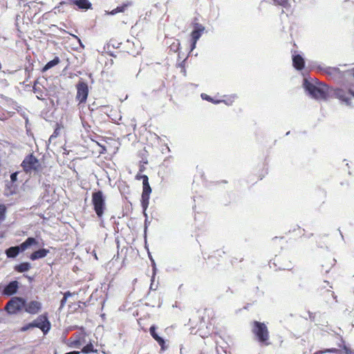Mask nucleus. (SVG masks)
<instances>
[{
	"instance_id": "f257e3e1",
	"label": "nucleus",
	"mask_w": 354,
	"mask_h": 354,
	"mask_svg": "<svg viewBox=\"0 0 354 354\" xmlns=\"http://www.w3.org/2000/svg\"><path fill=\"white\" fill-rule=\"evenodd\" d=\"M303 85L308 94L317 100H326L331 93L328 86L322 82L314 84L305 79Z\"/></svg>"
},
{
	"instance_id": "f03ea898",
	"label": "nucleus",
	"mask_w": 354,
	"mask_h": 354,
	"mask_svg": "<svg viewBox=\"0 0 354 354\" xmlns=\"http://www.w3.org/2000/svg\"><path fill=\"white\" fill-rule=\"evenodd\" d=\"M21 167L27 174H31L32 172L39 174L42 171V166L39 160L32 155H29L24 158Z\"/></svg>"
},
{
	"instance_id": "7ed1b4c3",
	"label": "nucleus",
	"mask_w": 354,
	"mask_h": 354,
	"mask_svg": "<svg viewBox=\"0 0 354 354\" xmlns=\"http://www.w3.org/2000/svg\"><path fill=\"white\" fill-rule=\"evenodd\" d=\"M92 203L97 216L99 218H102L106 209L105 197L102 191L93 193Z\"/></svg>"
},
{
	"instance_id": "20e7f679",
	"label": "nucleus",
	"mask_w": 354,
	"mask_h": 354,
	"mask_svg": "<svg viewBox=\"0 0 354 354\" xmlns=\"http://www.w3.org/2000/svg\"><path fill=\"white\" fill-rule=\"evenodd\" d=\"M252 332L257 337L258 340L268 345V340L269 339V333L268 328L264 323L257 321L253 322Z\"/></svg>"
},
{
	"instance_id": "39448f33",
	"label": "nucleus",
	"mask_w": 354,
	"mask_h": 354,
	"mask_svg": "<svg viewBox=\"0 0 354 354\" xmlns=\"http://www.w3.org/2000/svg\"><path fill=\"white\" fill-rule=\"evenodd\" d=\"M140 178L142 179L143 185L141 203L143 210L145 212L149 203V196L150 194L151 193V188L149 184V179L147 176L142 175L140 176Z\"/></svg>"
},
{
	"instance_id": "423d86ee",
	"label": "nucleus",
	"mask_w": 354,
	"mask_h": 354,
	"mask_svg": "<svg viewBox=\"0 0 354 354\" xmlns=\"http://www.w3.org/2000/svg\"><path fill=\"white\" fill-rule=\"evenodd\" d=\"M25 300L21 297H13L6 304V309L9 314H15L24 308Z\"/></svg>"
},
{
	"instance_id": "0eeeda50",
	"label": "nucleus",
	"mask_w": 354,
	"mask_h": 354,
	"mask_svg": "<svg viewBox=\"0 0 354 354\" xmlns=\"http://www.w3.org/2000/svg\"><path fill=\"white\" fill-rule=\"evenodd\" d=\"M30 326L41 329L44 334H46L50 328V323L46 315H39Z\"/></svg>"
},
{
	"instance_id": "6e6552de",
	"label": "nucleus",
	"mask_w": 354,
	"mask_h": 354,
	"mask_svg": "<svg viewBox=\"0 0 354 354\" xmlns=\"http://www.w3.org/2000/svg\"><path fill=\"white\" fill-rule=\"evenodd\" d=\"M76 99L80 103L86 102L88 95V87L86 82H79L76 86Z\"/></svg>"
},
{
	"instance_id": "1a4fd4ad",
	"label": "nucleus",
	"mask_w": 354,
	"mask_h": 354,
	"mask_svg": "<svg viewBox=\"0 0 354 354\" xmlns=\"http://www.w3.org/2000/svg\"><path fill=\"white\" fill-rule=\"evenodd\" d=\"M334 95L337 98L344 102L346 105L349 106H354L351 102V96L354 97V92H346L342 89L338 88L334 91Z\"/></svg>"
},
{
	"instance_id": "9d476101",
	"label": "nucleus",
	"mask_w": 354,
	"mask_h": 354,
	"mask_svg": "<svg viewBox=\"0 0 354 354\" xmlns=\"http://www.w3.org/2000/svg\"><path fill=\"white\" fill-rule=\"evenodd\" d=\"M205 30V27L200 24H196L194 27V30L192 32V45H191V50H193L196 46L197 41L201 37L203 32Z\"/></svg>"
},
{
	"instance_id": "9b49d317",
	"label": "nucleus",
	"mask_w": 354,
	"mask_h": 354,
	"mask_svg": "<svg viewBox=\"0 0 354 354\" xmlns=\"http://www.w3.org/2000/svg\"><path fill=\"white\" fill-rule=\"evenodd\" d=\"M25 311L30 314H37L41 308V304L37 301H31L30 302H26L24 307Z\"/></svg>"
},
{
	"instance_id": "f8f14e48",
	"label": "nucleus",
	"mask_w": 354,
	"mask_h": 354,
	"mask_svg": "<svg viewBox=\"0 0 354 354\" xmlns=\"http://www.w3.org/2000/svg\"><path fill=\"white\" fill-rule=\"evenodd\" d=\"M19 288V283L17 281L10 282L3 289V294L12 295L15 294Z\"/></svg>"
},
{
	"instance_id": "ddd939ff",
	"label": "nucleus",
	"mask_w": 354,
	"mask_h": 354,
	"mask_svg": "<svg viewBox=\"0 0 354 354\" xmlns=\"http://www.w3.org/2000/svg\"><path fill=\"white\" fill-rule=\"evenodd\" d=\"M156 328L155 326H151L149 328V332L153 338L161 346V349L164 351L165 349V342L160 337L156 332Z\"/></svg>"
},
{
	"instance_id": "4468645a",
	"label": "nucleus",
	"mask_w": 354,
	"mask_h": 354,
	"mask_svg": "<svg viewBox=\"0 0 354 354\" xmlns=\"http://www.w3.org/2000/svg\"><path fill=\"white\" fill-rule=\"evenodd\" d=\"M49 253L47 249H39L30 254V259L32 261L45 257Z\"/></svg>"
},
{
	"instance_id": "2eb2a0df",
	"label": "nucleus",
	"mask_w": 354,
	"mask_h": 354,
	"mask_svg": "<svg viewBox=\"0 0 354 354\" xmlns=\"http://www.w3.org/2000/svg\"><path fill=\"white\" fill-rule=\"evenodd\" d=\"M37 244V240L33 237H29L24 242H23L21 244L19 245V248L21 249V252L25 251L28 248H30L32 245H35Z\"/></svg>"
},
{
	"instance_id": "dca6fc26",
	"label": "nucleus",
	"mask_w": 354,
	"mask_h": 354,
	"mask_svg": "<svg viewBox=\"0 0 354 354\" xmlns=\"http://www.w3.org/2000/svg\"><path fill=\"white\" fill-rule=\"evenodd\" d=\"M292 63L294 67L297 70H301L304 67V60L299 55L293 56Z\"/></svg>"
},
{
	"instance_id": "f3484780",
	"label": "nucleus",
	"mask_w": 354,
	"mask_h": 354,
	"mask_svg": "<svg viewBox=\"0 0 354 354\" xmlns=\"http://www.w3.org/2000/svg\"><path fill=\"white\" fill-rule=\"evenodd\" d=\"M72 2L80 9L88 10L91 8V3L88 0H72Z\"/></svg>"
},
{
	"instance_id": "a211bd4d",
	"label": "nucleus",
	"mask_w": 354,
	"mask_h": 354,
	"mask_svg": "<svg viewBox=\"0 0 354 354\" xmlns=\"http://www.w3.org/2000/svg\"><path fill=\"white\" fill-rule=\"evenodd\" d=\"M20 252H21V250L19 245L12 246L6 250V254L8 258H15L19 254Z\"/></svg>"
},
{
	"instance_id": "6ab92c4d",
	"label": "nucleus",
	"mask_w": 354,
	"mask_h": 354,
	"mask_svg": "<svg viewBox=\"0 0 354 354\" xmlns=\"http://www.w3.org/2000/svg\"><path fill=\"white\" fill-rule=\"evenodd\" d=\"M31 268L30 263L24 262L15 266V270L18 272H24L29 270Z\"/></svg>"
},
{
	"instance_id": "aec40b11",
	"label": "nucleus",
	"mask_w": 354,
	"mask_h": 354,
	"mask_svg": "<svg viewBox=\"0 0 354 354\" xmlns=\"http://www.w3.org/2000/svg\"><path fill=\"white\" fill-rule=\"evenodd\" d=\"M130 6H131V2H128L127 3H124L121 6H118L116 8H115L113 10H111V12H108V14L111 15H115V14H117L118 12H123Z\"/></svg>"
},
{
	"instance_id": "412c9836",
	"label": "nucleus",
	"mask_w": 354,
	"mask_h": 354,
	"mask_svg": "<svg viewBox=\"0 0 354 354\" xmlns=\"http://www.w3.org/2000/svg\"><path fill=\"white\" fill-rule=\"evenodd\" d=\"M60 62V59L58 57H55L53 60L48 62L43 68L42 71L45 72L48 69L53 68V66L57 65Z\"/></svg>"
},
{
	"instance_id": "4be33fe9",
	"label": "nucleus",
	"mask_w": 354,
	"mask_h": 354,
	"mask_svg": "<svg viewBox=\"0 0 354 354\" xmlns=\"http://www.w3.org/2000/svg\"><path fill=\"white\" fill-rule=\"evenodd\" d=\"M83 353L87 354L89 353H97V351L93 348V346L91 343L88 344L82 349Z\"/></svg>"
},
{
	"instance_id": "5701e85b",
	"label": "nucleus",
	"mask_w": 354,
	"mask_h": 354,
	"mask_svg": "<svg viewBox=\"0 0 354 354\" xmlns=\"http://www.w3.org/2000/svg\"><path fill=\"white\" fill-rule=\"evenodd\" d=\"M325 73L329 75H335L339 73V69L334 67H328L325 69Z\"/></svg>"
},
{
	"instance_id": "b1692460",
	"label": "nucleus",
	"mask_w": 354,
	"mask_h": 354,
	"mask_svg": "<svg viewBox=\"0 0 354 354\" xmlns=\"http://www.w3.org/2000/svg\"><path fill=\"white\" fill-rule=\"evenodd\" d=\"M341 342L343 343V344H339V346L343 348L345 354H353V351L344 344V341L342 338H341Z\"/></svg>"
},
{
	"instance_id": "393cba45",
	"label": "nucleus",
	"mask_w": 354,
	"mask_h": 354,
	"mask_svg": "<svg viewBox=\"0 0 354 354\" xmlns=\"http://www.w3.org/2000/svg\"><path fill=\"white\" fill-rule=\"evenodd\" d=\"M201 97L203 100H207V101H209V102H212L214 104H218L221 102L220 100H214L210 96H209L208 95L205 94V93H202L201 94Z\"/></svg>"
},
{
	"instance_id": "a878e982",
	"label": "nucleus",
	"mask_w": 354,
	"mask_h": 354,
	"mask_svg": "<svg viewBox=\"0 0 354 354\" xmlns=\"http://www.w3.org/2000/svg\"><path fill=\"white\" fill-rule=\"evenodd\" d=\"M290 0H273L274 3L280 5L284 8H287L289 6Z\"/></svg>"
},
{
	"instance_id": "bb28decb",
	"label": "nucleus",
	"mask_w": 354,
	"mask_h": 354,
	"mask_svg": "<svg viewBox=\"0 0 354 354\" xmlns=\"http://www.w3.org/2000/svg\"><path fill=\"white\" fill-rule=\"evenodd\" d=\"M179 47H180V42L178 40H176L172 44H171L170 50L174 52H176L179 49Z\"/></svg>"
},
{
	"instance_id": "cd10ccee",
	"label": "nucleus",
	"mask_w": 354,
	"mask_h": 354,
	"mask_svg": "<svg viewBox=\"0 0 354 354\" xmlns=\"http://www.w3.org/2000/svg\"><path fill=\"white\" fill-rule=\"evenodd\" d=\"M6 211V206L4 205H0V221L4 220Z\"/></svg>"
},
{
	"instance_id": "c85d7f7f",
	"label": "nucleus",
	"mask_w": 354,
	"mask_h": 354,
	"mask_svg": "<svg viewBox=\"0 0 354 354\" xmlns=\"http://www.w3.org/2000/svg\"><path fill=\"white\" fill-rule=\"evenodd\" d=\"M235 96H230L227 100H220L221 102H224L225 104L230 106L232 105L234 100Z\"/></svg>"
},
{
	"instance_id": "c756f323",
	"label": "nucleus",
	"mask_w": 354,
	"mask_h": 354,
	"mask_svg": "<svg viewBox=\"0 0 354 354\" xmlns=\"http://www.w3.org/2000/svg\"><path fill=\"white\" fill-rule=\"evenodd\" d=\"M325 353H334L338 354L339 353V350L337 348H332L324 350Z\"/></svg>"
},
{
	"instance_id": "7c9ffc66",
	"label": "nucleus",
	"mask_w": 354,
	"mask_h": 354,
	"mask_svg": "<svg viewBox=\"0 0 354 354\" xmlns=\"http://www.w3.org/2000/svg\"><path fill=\"white\" fill-rule=\"evenodd\" d=\"M18 172L12 173L10 176V179L12 182H15L17 180Z\"/></svg>"
},
{
	"instance_id": "2f4dec72",
	"label": "nucleus",
	"mask_w": 354,
	"mask_h": 354,
	"mask_svg": "<svg viewBox=\"0 0 354 354\" xmlns=\"http://www.w3.org/2000/svg\"><path fill=\"white\" fill-rule=\"evenodd\" d=\"M66 301H67V299L63 297L62 299L60 301L59 310H61L62 308H64V306H65V304L66 303Z\"/></svg>"
},
{
	"instance_id": "473e14b6",
	"label": "nucleus",
	"mask_w": 354,
	"mask_h": 354,
	"mask_svg": "<svg viewBox=\"0 0 354 354\" xmlns=\"http://www.w3.org/2000/svg\"><path fill=\"white\" fill-rule=\"evenodd\" d=\"M73 346L77 348H79L81 346V342L80 340H75L73 342Z\"/></svg>"
},
{
	"instance_id": "72a5a7b5",
	"label": "nucleus",
	"mask_w": 354,
	"mask_h": 354,
	"mask_svg": "<svg viewBox=\"0 0 354 354\" xmlns=\"http://www.w3.org/2000/svg\"><path fill=\"white\" fill-rule=\"evenodd\" d=\"M30 328H33V326H30V324H28V325H26L24 327H22L21 330L22 331H26V330H28Z\"/></svg>"
},
{
	"instance_id": "f704fd0d",
	"label": "nucleus",
	"mask_w": 354,
	"mask_h": 354,
	"mask_svg": "<svg viewBox=\"0 0 354 354\" xmlns=\"http://www.w3.org/2000/svg\"><path fill=\"white\" fill-rule=\"evenodd\" d=\"M73 293H71V292L69 291H67L66 292L64 293V297L68 299V297L72 296Z\"/></svg>"
},
{
	"instance_id": "c9c22d12",
	"label": "nucleus",
	"mask_w": 354,
	"mask_h": 354,
	"mask_svg": "<svg viewBox=\"0 0 354 354\" xmlns=\"http://www.w3.org/2000/svg\"><path fill=\"white\" fill-rule=\"evenodd\" d=\"M65 354H80V352L79 351H71V352L66 353Z\"/></svg>"
},
{
	"instance_id": "e433bc0d",
	"label": "nucleus",
	"mask_w": 354,
	"mask_h": 354,
	"mask_svg": "<svg viewBox=\"0 0 354 354\" xmlns=\"http://www.w3.org/2000/svg\"><path fill=\"white\" fill-rule=\"evenodd\" d=\"M151 261H152V264H153V274H155V270H156L155 262H154V261H153V260H152V259H151Z\"/></svg>"
},
{
	"instance_id": "4c0bfd02",
	"label": "nucleus",
	"mask_w": 354,
	"mask_h": 354,
	"mask_svg": "<svg viewBox=\"0 0 354 354\" xmlns=\"http://www.w3.org/2000/svg\"><path fill=\"white\" fill-rule=\"evenodd\" d=\"M324 351H318L317 352H315L314 354H323L324 353Z\"/></svg>"
},
{
	"instance_id": "58836bf2",
	"label": "nucleus",
	"mask_w": 354,
	"mask_h": 354,
	"mask_svg": "<svg viewBox=\"0 0 354 354\" xmlns=\"http://www.w3.org/2000/svg\"><path fill=\"white\" fill-rule=\"evenodd\" d=\"M74 37L78 40V42L80 44L81 46L84 47V46L82 45V44L81 42V40L77 36H74Z\"/></svg>"
},
{
	"instance_id": "ea45409f",
	"label": "nucleus",
	"mask_w": 354,
	"mask_h": 354,
	"mask_svg": "<svg viewBox=\"0 0 354 354\" xmlns=\"http://www.w3.org/2000/svg\"><path fill=\"white\" fill-rule=\"evenodd\" d=\"M153 277H152V279H151V283L150 289H153ZM155 289H156V288H154V290H155Z\"/></svg>"
},
{
	"instance_id": "a19ab883",
	"label": "nucleus",
	"mask_w": 354,
	"mask_h": 354,
	"mask_svg": "<svg viewBox=\"0 0 354 354\" xmlns=\"http://www.w3.org/2000/svg\"><path fill=\"white\" fill-rule=\"evenodd\" d=\"M34 92L37 93V88L35 87V86L33 87Z\"/></svg>"
},
{
	"instance_id": "79ce46f5",
	"label": "nucleus",
	"mask_w": 354,
	"mask_h": 354,
	"mask_svg": "<svg viewBox=\"0 0 354 354\" xmlns=\"http://www.w3.org/2000/svg\"><path fill=\"white\" fill-rule=\"evenodd\" d=\"M37 97L38 99H41V97L40 96H39V95H37Z\"/></svg>"
}]
</instances>
